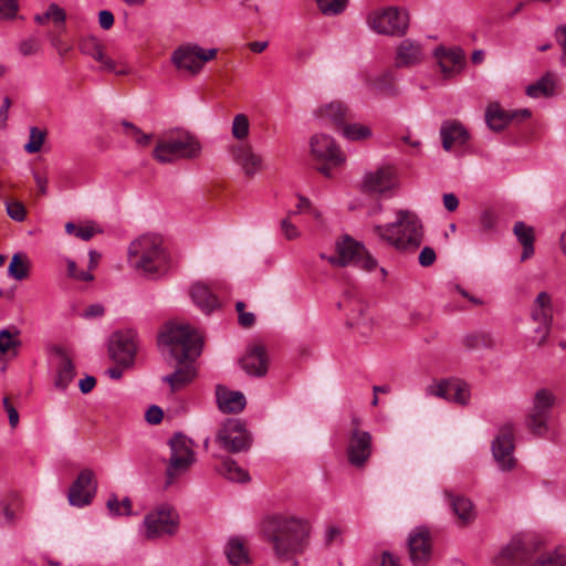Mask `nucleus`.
<instances>
[{"mask_svg": "<svg viewBox=\"0 0 566 566\" xmlns=\"http://www.w3.org/2000/svg\"><path fill=\"white\" fill-rule=\"evenodd\" d=\"M17 0H0V19H12L18 12Z\"/></svg>", "mask_w": 566, "mask_h": 566, "instance_id": "50", "label": "nucleus"}, {"mask_svg": "<svg viewBox=\"0 0 566 566\" xmlns=\"http://www.w3.org/2000/svg\"><path fill=\"white\" fill-rule=\"evenodd\" d=\"M52 353L57 357L54 386L57 390L63 391L73 381L76 375L75 366L72 357L64 347L55 345L52 347Z\"/></svg>", "mask_w": 566, "mask_h": 566, "instance_id": "26", "label": "nucleus"}, {"mask_svg": "<svg viewBox=\"0 0 566 566\" xmlns=\"http://www.w3.org/2000/svg\"><path fill=\"white\" fill-rule=\"evenodd\" d=\"M443 206L448 211H454L459 206V199L453 193H444Z\"/></svg>", "mask_w": 566, "mask_h": 566, "instance_id": "64", "label": "nucleus"}, {"mask_svg": "<svg viewBox=\"0 0 566 566\" xmlns=\"http://www.w3.org/2000/svg\"><path fill=\"white\" fill-rule=\"evenodd\" d=\"M67 265V276L83 282H91L94 280L93 274L90 271H81L77 269V265L75 261L67 259L66 260Z\"/></svg>", "mask_w": 566, "mask_h": 566, "instance_id": "47", "label": "nucleus"}, {"mask_svg": "<svg viewBox=\"0 0 566 566\" xmlns=\"http://www.w3.org/2000/svg\"><path fill=\"white\" fill-rule=\"evenodd\" d=\"M263 539L272 546L279 562L301 555L308 546L311 526L306 520L287 515H269L261 524Z\"/></svg>", "mask_w": 566, "mask_h": 566, "instance_id": "2", "label": "nucleus"}, {"mask_svg": "<svg viewBox=\"0 0 566 566\" xmlns=\"http://www.w3.org/2000/svg\"><path fill=\"white\" fill-rule=\"evenodd\" d=\"M513 232L516 235L518 242L523 245L521 260L525 261L534 253V229L526 226L522 221H517L514 224Z\"/></svg>", "mask_w": 566, "mask_h": 566, "instance_id": "35", "label": "nucleus"}, {"mask_svg": "<svg viewBox=\"0 0 566 566\" xmlns=\"http://www.w3.org/2000/svg\"><path fill=\"white\" fill-rule=\"evenodd\" d=\"M11 104L10 97L6 96L0 107V128H4L7 126L8 113Z\"/></svg>", "mask_w": 566, "mask_h": 566, "instance_id": "61", "label": "nucleus"}, {"mask_svg": "<svg viewBox=\"0 0 566 566\" xmlns=\"http://www.w3.org/2000/svg\"><path fill=\"white\" fill-rule=\"evenodd\" d=\"M555 401L556 397L548 389L543 388L535 392L533 406L525 418V426L533 436H546Z\"/></svg>", "mask_w": 566, "mask_h": 566, "instance_id": "9", "label": "nucleus"}, {"mask_svg": "<svg viewBox=\"0 0 566 566\" xmlns=\"http://www.w3.org/2000/svg\"><path fill=\"white\" fill-rule=\"evenodd\" d=\"M40 42L35 38H30L20 43V52L28 56L35 54L39 51Z\"/></svg>", "mask_w": 566, "mask_h": 566, "instance_id": "53", "label": "nucleus"}, {"mask_svg": "<svg viewBox=\"0 0 566 566\" xmlns=\"http://www.w3.org/2000/svg\"><path fill=\"white\" fill-rule=\"evenodd\" d=\"M396 216L395 222L374 226V234L400 252L416 251L423 240L420 219L410 210H398Z\"/></svg>", "mask_w": 566, "mask_h": 566, "instance_id": "3", "label": "nucleus"}, {"mask_svg": "<svg viewBox=\"0 0 566 566\" xmlns=\"http://www.w3.org/2000/svg\"><path fill=\"white\" fill-rule=\"evenodd\" d=\"M120 125L125 129V135L134 138L137 145L147 146L150 143L151 135L143 133L140 128L135 126L133 123L128 120H122Z\"/></svg>", "mask_w": 566, "mask_h": 566, "instance_id": "42", "label": "nucleus"}, {"mask_svg": "<svg viewBox=\"0 0 566 566\" xmlns=\"http://www.w3.org/2000/svg\"><path fill=\"white\" fill-rule=\"evenodd\" d=\"M397 185L396 170L392 166H381L374 172L365 175L363 187L367 192L384 193Z\"/></svg>", "mask_w": 566, "mask_h": 566, "instance_id": "24", "label": "nucleus"}, {"mask_svg": "<svg viewBox=\"0 0 566 566\" xmlns=\"http://www.w3.org/2000/svg\"><path fill=\"white\" fill-rule=\"evenodd\" d=\"M170 458L166 468V488L187 472L195 462L192 441L181 432L175 433L169 440Z\"/></svg>", "mask_w": 566, "mask_h": 566, "instance_id": "7", "label": "nucleus"}, {"mask_svg": "<svg viewBox=\"0 0 566 566\" xmlns=\"http://www.w3.org/2000/svg\"><path fill=\"white\" fill-rule=\"evenodd\" d=\"M311 151L315 159L323 163L318 171L331 177V168L338 167L345 161V155L336 145L335 140L325 134L314 135L311 138Z\"/></svg>", "mask_w": 566, "mask_h": 566, "instance_id": "13", "label": "nucleus"}, {"mask_svg": "<svg viewBox=\"0 0 566 566\" xmlns=\"http://www.w3.org/2000/svg\"><path fill=\"white\" fill-rule=\"evenodd\" d=\"M239 364L249 376L263 377L269 368L266 348L262 344L249 346Z\"/></svg>", "mask_w": 566, "mask_h": 566, "instance_id": "23", "label": "nucleus"}, {"mask_svg": "<svg viewBox=\"0 0 566 566\" xmlns=\"http://www.w3.org/2000/svg\"><path fill=\"white\" fill-rule=\"evenodd\" d=\"M226 554L229 563L233 566H240L243 563H249L244 544L237 537H233L228 542Z\"/></svg>", "mask_w": 566, "mask_h": 566, "instance_id": "38", "label": "nucleus"}, {"mask_svg": "<svg viewBox=\"0 0 566 566\" xmlns=\"http://www.w3.org/2000/svg\"><path fill=\"white\" fill-rule=\"evenodd\" d=\"M193 303L206 314L211 313L220 306L217 296L203 283H196L190 291Z\"/></svg>", "mask_w": 566, "mask_h": 566, "instance_id": "34", "label": "nucleus"}, {"mask_svg": "<svg viewBox=\"0 0 566 566\" xmlns=\"http://www.w3.org/2000/svg\"><path fill=\"white\" fill-rule=\"evenodd\" d=\"M463 343H464L465 347H468L470 349L493 346V339L486 333L470 334L464 337Z\"/></svg>", "mask_w": 566, "mask_h": 566, "instance_id": "43", "label": "nucleus"}, {"mask_svg": "<svg viewBox=\"0 0 566 566\" xmlns=\"http://www.w3.org/2000/svg\"><path fill=\"white\" fill-rule=\"evenodd\" d=\"M371 86L376 92L385 96H395L397 94L395 78L390 72H386L373 80Z\"/></svg>", "mask_w": 566, "mask_h": 566, "instance_id": "39", "label": "nucleus"}, {"mask_svg": "<svg viewBox=\"0 0 566 566\" xmlns=\"http://www.w3.org/2000/svg\"><path fill=\"white\" fill-rule=\"evenodd\" d=\"M437 259L436 252L430 247H424L419 254V263L421 266H430Z\"/></svg>", "mask_w": 566, "mask_h": 566, "instance_id": "54", "label": "nucleus"}, {"mask_svg": "<svg viewBox=\"0 0 566 566\" xmlns=\"http://www.w3.org/2000/svg\"><path fill=\"white\" fill-rule=\"evenodd\" d=\"M430 396L442 398L465 406L470 399L469 386L459 379H443L429 385L426 389Z\"/></svg>", "mask_w": 566, "mask_h": 566, "instance_id": "20", "label": "nucleus"}, {"mask_svg": "<svg viewBox=\"0 0 566 566\" xmlns=\"http://www.w3.org/2000/svg\"><path fill=\"white\" fill-rule=\"evenodd\" d=\"M291 217L287 216V218L283 219L281 221V229L284 233V237L287 239V240H294L296 238H298L300 235V232L297 230V228L290 222V219Z\"/></svg>", "mask_w": 566, "mask_h": 566, "instance_id": "55", "label": "nucleus"}, {"mask_svg": "<svg viewBox=\"0 0 566 566\" xmlns=\"http://www.w3.org/2000/svg\"><path fill=\"white\" fill-rule=\"evenodd\" d=\"M497 566H566V551L537 552L535 545L513 538L496 557Z\"/></svg>", "mask_w": 566, "mask_h": 566, "instance_id": "5", "label": "nucleus"}, {"mask_svg": "<svg viewBox=\"0 0 566 566\" xmlns=\"http://www.w3.org/2000/svg\"><path fill=\"white\" fill-rule=\"evenodd\" d=\"M531 117L527 108L506 111L496 102L489 104L485 111V122L494 132L503 130L510 123H521Z\"/></svg>", "mask_w": 566, "mask_h": 566, "instance_id": "21", "label": "nucleus"}, {"mask_svg": "<svg viewBox=\"0 0 566 566\" xmlns=\"http://www.w3.org/2000/svg\"><path fill=\"white\" fill-rule=\"evenodd\" d=\"M409 558L413 566H424L432 554L430 532L418 527L408 537Z\"/></svg>", "mask_w": 566, "mask_h": 566, "instance_id": "22", "label": "nucleus"}, {"mask_svg": "<svg viewBox=\"0 0 566 566\" xmlns=\"http://www.w3.org/2000/svg\"><path fill=\"white\" fill-rule=\"evenodd\" d=\"M97 483L91 469L82 470L69 489L70 505L83 507L90 505L95 497Z\"/></svg>", "mask_w": 566, "mask_h": 566, "instance_id": "17", "label": "nucleus"}, {"mask_svg": "<svg viewBox=\"0 0 566 566\" xmlns=\"http://www.w3.org/2000/svg\"><path fill=\"white\" fill-rule=\"evenodd\" d=\"M128 261L145 277L156 279L167 272L169 254L160 235L144 234L130 243Z\"/></svg>", "mask_w": 566, "mask_h": 566, "instance_id": "4", "label": "nucleus"}, {"mask_svg": "<svg viewBox=\"0 0 566 566\" xmlns=\"http://www.w3.org/2000/svg\"><path fill=\"white\" fill-rule=\"evenodd\" d=\"M102 231L99 229H96L93 226H84L78 227L77 231L75 232V237L83 240V241H90L96 233H101Z\"/></svg>", "mask_w": 566, "mask_h": 566, "instance_id": "58", "label": "nucleus"}, {"mask_svg": "<svg viewBox=\"0 0 566 566\" xmlns=\"http://www.w3.org/2000/svg\"><path fill=\"white\" fill-rule=\"evenodd\" d=\"M444 495L453 514L457 516V524L459 526H468L474 522L476 518V510L469 497L453 494L450 491H446Z\"/></svg>", "mask_w": 566, "mask_h": 566, "instance_id": "29", "label": "nucleus"}, {"mask_svg": "<svg viewBox=\"0 0 566 566\" xmlns=\"http://www.w3.org/2000/svg\"><path fill=\"white\" fill-rule=\"evenodd\" d=\"M96 385V379L93 376H86L80 380L78 387L83 394H88Z\"/></svg>", "mask_w": 566, "mask_h": 566, "instance_id": "63", "label": "nucleus"}, {"mask_svg": "<svg viewBox=\"0 0 566 566\" xmlns=\"http://www.w3.org/2000/svg\"><path fill=\"white\" fill-rule=\"evenodd\" d=\"M249 128H250V124H249V119H248L247 115L238 114L234 116L233 123H232V135L237 139L247 138L249 135Z\"/></svg>", "mask_w": 566, "mask_h": 566, "instance_id": "46", "label": "nucleus"}, {"mask_svg": "<svg viewBox=\"0 0 566 566\" xmlns=\"http://www.w3.org/2000/svg\"><path fill=\"white\" fill-rule=\"evenodd\" d=\"M337 255L329 258L334 265L346 266L354 264L365 271H373L377 268V260L366 250L365 245L349 235H344L336 242Z\"/></svg>", "mask_w": 566, "mask_h": 566, "instance_id": "8", "label": "nucleus"}, {"mask_svg": "<svg viewBox=\"0 0 566 566\" xmlns=\"http://www.w3.org/2000/svg\"><path fill=\"white\" fill-rule=\"evenodd\" d=\"M78 49L83 54L90 55L95 61L99 62L103 70L114 72L116 74H125V71H117L115 61L104 54L103 45L96 36L86 35L81 38Z\"/></svg>", "mask_w": 566, "mask_h": 566, "instance_id": "30", "label": "nucleus"}, {"mask_svg": "<svg viewBox=\"0 0 566 566\" xmlns=\"http://www.w3.org/2000/svg\"><path fill=\"white\" fill-rule=\"evenodd\" d=\"M514 449L513 424H503L499 430V434L492 442V453L501 470L511 471L515 467L516 460L513 457Z\"/></svg>", "mask_w": 566, "mask_h": 566, "instance_id": "16", "label": "nucleus"}, {"mask_svg": "<svg viewBox=\"0 0 566 566\" xmlns=\"http://www.w3.org/2000/svg\"><path fill=\"white\" fill-rule=\"evenodd\" d=\"M164 417L163 410L158 406H150L145 413V419L150 424H158Z\"/></svg>", "mask_w": 566, "mask_h": 566, "instance_id": "56", "label": "nucleus"}, {"mask_svg": "<svg viewBox=\"0 0 566 566\" xmlns=\"http://www.w3.org/2000/svg\"><path fill=\"white\" fill-rule=\"evenodd\" d=\"M45 18L52 20L55 24H64L66 21L65 10L56 3H51L45 11Z\"/></svg>", "mask_w": 566, "mask_h": 566, "instance_id": "49", "label": "nucleus"}, {"mask_svg": "<svg viewBox=\"0 0 566 566\" xmlns=\"http://www.w3.org/2000/svg\"><path fill=\"white\" fill-rule=\"evenodd\" d=\"M144 525L148 539L174 535L178 530L179 515L172 506L163 504L145 516Z\"/></svg>", "mask_w": 566, "mask_h": 566, "instance_id": "12", "label": "nucleus"}, {"mask_svg": "<svg viewBox=\"0 0 566 566\" xmlns=\"http://www.w3.org/2000/svg\"><path fill=\"white\" fill-rule=\"evenodd\" d=\"M434 56L446 78L459 74L465 61V53L461 48L446 49L439 46L434 50Z\"/></svg>", "mask_w": 566, "mask_h": 566, "instance_id": "25", "label": "nucleus"}, {"mask_svg": "<svg viewBox=\"0 0 566 566\" xmlns=\"http://www.w3.org/2000/svg\"><path fill=\"white\" fill-rule=\"evenodd\" d=\"M98 23L104 30L111 29L114 24V14L108 10H102L98 14Z\"/></svg>", "mask_w": 566, "mask_h": 566, "instance_id": "59", "label": "nucleus"}, {"mask_svg": "<svg viewBox=\"0 0 566 566\" xmlns=\"http://www.w3.org/2000/svg\"><path fill=\"white\" fill-rule=\"evenodd\" d=\"M200 154L199 139L189 133L159 142L153 151L155 159L161 164H170L177 159H196Z\"/></svg>", "mask_w": 566, "mask_h": 566, "instance_id": "6", "label": "nucleus"}, {"mask_svg": "<svg viewBox=\"0 0 566 566\" xmlns=\"http://www.w3.org/2000/svg\"><path fill=\"white\" fill-rule=\"evenodd\" d=\"M108 352L111 358L123 368L130 367L136 354L135 334L132 331L114 333Z\"/></svg>", "mask_w": 566, "mask_h": 566, "instance_id": "18", "label": "nucleus"}, {"mask_svg": "<svg viewBox=\"0 0 566 566\" xmlns=\"http://www.w3.org/2000/svg\"><path fill=\"white\" fill-rule=\"evenodd\" d=\"M7 212L15 221H23L27 214L24 206L18 201L7 203Z\"/></svg>", "mask_w": 566, "mask_h": 566, "instance_id": "51", "label": "nucleus"}, {"mask_svg": "<svg viewBox=\"0 0 566 566\" xmlns=\"http://www.w3.org/2000/svg\"><path fill=\"white\" fill-rule=\"evenodd\" d=\"M496 216L492 210H484L480 216V224L484 230H491L495 227Z\"/></svg>", "mask_w": 566, "mask_h": 566, "instance_id": "57", "label": "nucleus"}, {"mask_svg": "<svg viewBox=\"0 0 566 566\" xmlns=\"http://www.w3.org/2000/svg\"><path fill=\"white\" fill-rule=\"evenodd\" d=\"M216 442L227 452L238 453L251 446V438L243 422L239 419H228L218 430Z\"/></svg>", "mask_w": 566, "mask_h": 566, "instance_id": "14", "label": "nucleus"}, {"mask_svg": "<svg viewBox=\"0 0 566 566\" xmlns=\"http://www.w3.org/2000/svg\"><path fill=\"white\" fill-rule=\"evenodd\" d=\"M348 0H316L321 12L325 15H336L342 13Z\"/></svg>", "mask_w": 566, "mask_h": 566, "instance_id": "44", "label": "nucleus"}, {"mask_svg": "<svg viewBox=\"0 0 566 566\" xmlns=\"http://www.w3.org/2000/svg\"><path fill=\"white\" fill-rule=\"evenodd\" d=\"M373 453V437L368 431L352 428L348 436L346 455L348 462L357 468H364Z\"/></svg>", "mask_w": 566, "mask_h": 566, "instance_id": "15", "label": "nucleus"}, {"mask_svg": "<svg viewBox=\"0 0 566 566\" xmlns=\"http://www.w3.org/2000/svg\"><path fill=\"white\" fill-rule=\"evenodd\" d=\"M238 322L240 324L241 327L243 328H250L254 325L255 323V316L253 313L251 312H245V313H241L239 316H238Z\"/></svg>", "mask_w": 566, "mask_h": 566, "instance_id": "62", "label": "nucleus"}, {"mask_svg": "<svg viewBox=\"0 0 566 566\" xmlns=\"http://www.w3.org/2000/svg\"><path fill=\"white\" fill-rule=\"evenodd\" d=\"M422 51L419 43L410 39L403 40L397 49L396 65L407 67L420 63Z\"/></svg>", "mask_w": 566, "mask_h": 566, "instance_id": "33", "label": "nucleus"}, {"mask_svg": "<svg viewBox=\"0 0 566 566\" xmlns=\"http://www.w3.org/2000/svg\"><path fill=\"white\" fill-rule=\"evenodd\" d=\"M158 343L168 346L170 355L180 365L172 374L163 377V381L169 385L172 392L178 391L196 377L191 361L201 354L202 337L189 324L170 323L159 334Z\"/></svg>", "mask_w": 566, "mask_h": 566, "instance_id": "1", "label": "nucleus"}, {"mask_svg": "<svg viewBox=\"0 0 566 566\" xmlns=\"http://www.w3.org/2000/svg\"><path fill=\"white\" fill-rule=\"evenodd\" d=\"M217 49L205 50L198 44H184L178 46L171 54V62L179 71H185L190 75L198 74L205 63L217 56Z\"/></svg>", "mask_w": 566, "mask_h": 566, "instance_id": "10", "label": "nucleus"}, {"mask_svg": "<svg viewBox=\"0 0 566 566\" xmlns=\"http://www.w3.org/2000/svg\"><path fill=\"white\" fill-rule=\"evenodd\" d=\"M218 407L226 413L241 412L245 407V397L240 391H231L222 385L216 388Z\"/></svg>", "mask_w": 566, "mask_h": 566, "instance_id": "32", "label": "nucleus"}, {"mask_svg": "<svg viewBox=\"0 0 566 566\" xmlns=\"http://www.w3.org/2000/svg\"><path fill=\"white\" fill-rule=\"evenodd\" d=\"M343 136L349 140H364L371 136V129L363 124H344L342 126Z\"/></svg>", "mask_w": 566, "mask_h": 566, "instance_id": "40", "label": "nucleus"}, {"mask_svg": "<svg viewBox=\"0 0 566 566\" xmlns=\"http://www.w3.org/2000/svg\"><path fill=\"white\" fill-rule=\"evenodd\" d=\"M555 36L557 43L560 45L563 50V54L560 56V64L566 67V25L557 27L555 31Z\"/></svg>", "mask_w": 566, "mask_h": 566, "instance_id": "52", "label": "nucleus"}, {"mask_svg": "<svg viewBox=\"0 0 566 566\" xmlns=\"http://www.w3.org/2000/svg\"><path fill=\"white\" fill-rule=\"evenodd\" d=\"M217 470L231 482L243 483L250 480L249 473L231 458H223Z\"/></svg>", "mask_w": 566, "mask_h": 566, "instance_id": "37", "label": "nucleus"}, {"mask_svg": "<svg viewBox=\"0 0 566 566\" xmlns=\"http://www.w3.org/2000/svg\"><path fill=\"white\" fill-rule=\"evenodd\" d=\"M368 25L377 33L402 36L409 25V15L406 11L397 8H387L369 14Z\"/></svg>", "mask_w": 566, "mask_h": 566, "instance_id": "11", "label": "nucleus"}, {"mask_svg": "<svg viewBox=\"0 0 566 566\" xmlns=\"http://www.w3.org/2000/svg\"><path fill=\"white\" fill-rule=\"evenodd\" d=\"M20 345V342L17 339L15 335L10 333L8 329L0 331V353L6 354L11 348Z\"/></svg>", "mask_w": 566, "mask_h": 566, "instance_id": "48", "label": "nucleus"}, {"mask_svg": "<svg viewBox=\"0 0 566 566\" xmlns=\"http://www.w3.org/2000/svg\"><path fill=\"white\" fill-rule=\"evenodd\" d=\"M531 316L539 326L535 333L539 335L537 345L542 346L548 338L553 321V304L551 295L546 292L537 294L531 311Z\"/></svg>", "mask_w": 566, "mask_h": 566, "instance_id": "19", "label": "nucleus"}, {"mask_svg": "<svg viewBox=\"0 0 566 566\" xmlns=\"http://www.w3.org/2000/svg\"><path fill=\"white\" fill-rule=\"evenodd\" d=\"M440 136L446 151H450L453 146H463L470 139V133L458 119L442 122Z\"/></svg>", "mask_w": 566, "mask_h": 566, "instance_id": "28", "label": "nucleus"}, {"mask_svg": "<svg viewBox=\"0 0 566 566\" xmlns=\"http://www.w3.org/2000/svg\"><path fill=\"white\" fill-rule=\"evenodd\" d=\"M45 139V132L38 127H31L29 142L24 145V150L29 154H35L41 150Z\"/></svg>", "mask_w": 566, "mask_h": 566, "instance_id": "45", "label": "nucleus"}, {"mask_svg": "<svg viewBox=\"0 0 566 566\" xmlns=\"http://www.w3.org/2000/svg\"><path fill=\"white\" fill-rule=\"evenodd\" d=\"M314 116L322 124L340 129L349 118V109L342 102L334 101L315 109Z\"/></svg>", "mask_w": 566, "mask_h": 566, "instance_id": "31", "label": "nucleus"}, {"mask_svg": "<svg viewBox=\"0 0 566 566\" xmlns=\"http://www.w3.org/2000/svg\"><path fill=\"white\" fill-rule=\"evenodd\" d=\"M8 273L18 281L24 280L29 274L25 256L21 253H15L9 264Z\"/></svg>", "mask_w": 566, "mask_h": 566, "instance_id": "41", "label": "nucleus"}, {"mask_svg": "<svg viewBox=\"0 0 566 566\" xmlns=\"http://www.w3.org/2000/svg\"><path fill=\"white\" fill-rule=\"evenodd\" d=\"M106 506L112 515H114V516L124 515L123 511L120 510L119 501L115 494L109 495V497L106 502Z\"/></svg>", "mask_w": 566, "mask_h": 566, "instance_id": "60", "label": "nucleus"}, {"mask_svg": "<svg viewBox=\"0 0 566 566\" xmlns=\"http://www.w3.org/2000/svg\"><path fill=\"white\" fill-rule=\"evenodd\" d=\"M555 76L547 72L535 83L526 87V94L532 98L551 97L555 94Z\"/></svg>", "mask_w": 566, "mask_h": 566, "instance_id": "36", "label": "nucleus"}, {"mask_svg": "<svg viewBox=\"0 0 566 566\" xmlns=\"http://www.w3.org/2000/svg\"><path fill=\"white\" fill-rule=\"evenodd\" d=\"M231 157L239 165L244 175L252 178L263 169V160L260 155L252 150L250 145H234L230 148Z\"/></svg>", "mask_w": 566, "mask_h": 566, "instance_id": "27", "label": "nucleus"}]
</instances>
